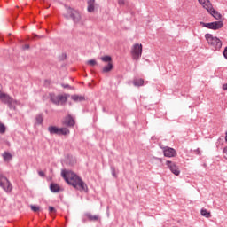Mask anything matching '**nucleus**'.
Returning <instances> with one entry per match:
<instances>
[{"label":"nucleus","instance_id":"f257e3e1","mask_svg":"<svg viewBox=\"0 0 227 227\" xmlns=\"http://www.w3.org/2000/svg\"><path fill=\"white\" fill-rule=\"evenodd\" d=\"M61 175L67 184L72 185L74 189H78L79 191H84V192H88V185L84 184V181L77 176V174L74 173L70 170H63Z\"/></svg>","mask_w":227,"mask_h":227},{"label":"nucleus","instance_id":"f03ea898","mask_svg":"<svg viewBox=\"0 0 227 227\" xmlns=\"http://www.w3.org/2000/svg\"><path fill=\"white\" fill-rule=\"evenodd\" d=\"M205 38L212 51H221L223 47V41H221L219 37H215L212 35V34H206Z\"/></svg>","mask_w":227,"mask_h":227},{"label":"nucleus","instance_id":"7ed1b4c3","mask_svg":"<svg viewBox=\"0 0 227 227\" xmlns=\"http://www.w3.org/2000/svg\"><path fill=\"white\" fill-rule=\"evenodd\" d=\"M0 100L3 104H7L9 109H15L16 106H19L20 103L13 98L10 97V95L4 93L0 90Z\"/></svg>","mask_w":227,"mask_h":227},{"label":"nucleus","instance_id":"20e7f679","mask_svg":"<svg viewBox=\"0 0 227 227\" xmlns=\"http://www.w3.org/2000/svg\"><path fill=\"white\" fill-rule=\"evenodd\" d=\"M0 187L5 192H12L13 186L12 185V183L10 180L7 179L4 175L0 174Z\"/></svg>","mask_w":227,"mask_h":227},{"label":"nucleus","instance_id":"39448f33","mask_svg":"<svg viewBox=\"0 0 227 227\" xmlns=\"http://www.w3.org/2000/svg\"><path fill=\"white\" fill-rule=\"evenodd\" d=\"M143 54V44L135 43L131 48V56L133 59H139Z\"/></svg>","mask_w":227,"mask_h":227},{"label":"nucleus","instance_id":"423d86ee","mask_svg":"<svg viewBox=\"0 0 227 227\" xmlns=\"http://www.w3.org/2000/svg\"><path fill=\"white\" fill-rule=\"evenodd\" d=\"M67 95H51V101L52 104H55V106H65V104H67Z\"/></svg>","mask_w":227,"mask_h":227},{"label":"nucleus","instance_id":"0eeeda50","mask_svg":"<svg viewBox=\"0 0 227 227\" xmlns=\"http://www.w3.org/2000/svg\"><path fill=\"white\" fill-rule=\"evenodd\" d=\"M200 26L207 27V29H213V31H217V29L223 27V21H214L210 23L200 22Z\"/></svg>","mask_w":227,"mask_h":227},{"label":"nucleus","instance_id":"6e6552de","mask_svg":"<svg viewBox=\"0 0 227 227\" xmlns=\"http://www.w3.org/2000/svg\"><path fill=\"white\" fill-rule=\"evenodd\" d=\"M67 13H69L71 19H73L74 24H82L81 22V13L72 8H67Z\"/></svg>","mask_w":227,"mask_h":227},{"label":"nucleus","instance_id":"1a4fd4ad","mask_svg":"<svg viewBox=\"0 0 227 227\" xmlns=\"http://www.w3.org/2000/svg\"><path fill=\"white\" fill-rule=\"evenodd\" d=\"M166 165L170 169L171 173H173V175H176V176H178V175H180V168H178V166H176V164L172 161L167 160Z\"/></svg>","mask_w":227,"mask_h":227},{"label":"nucleus","instance_id":"9d476101","mask_svg":"<svg viewBox=\"0 0 227 227\" xmlns=\"http://www.w3.org/2000/svg\"><path fill=\"white\" fill-rule=\"evenodd\" d=\"M162 150H163L164 157H168V158L176 157V151L174 148L166 146V147H163Z\"/></svg>","mask_w":227,"mask_h":227},{"label":"nucleus","instance_id":"9b49d317","mask_svg":"<svg viewBox=\"0 0 227 227\" xmlns=\"http://www.w3.org/2000/svg\"><path fill=\"white\" fill-rule=\"evenodd\" d=\"M63 125H66V127H74L75 125V121L74 120L71 115H67L64 121H63Z\"/></svg>","mask_w":227,"mask_h":227},{"label":"nucleus","instance_id":"f8f14e48","mask_svg":"<svg viewBox=\"0 0 227 227\" xmlns=\"http://www.w3.org/2000/svg\"><path fill=\"white\" fill-rule=\"evenodd\" d=\"M198 2L202 6V8L207 10V12H208V10H210L211 7L213 6L212 3L210 2V0H198Z\"/></svg>","mask_w":227,"mask_h":227},{"label":"nucleus","instance_id":"ddd939ff","mask_svg":"<svg viewBox=\"0 0 227 227\" xmlns=\"http://www.w3.org/2000/svg\"><path fill=\"white\" fill-rule=\"evenodd\" d=\"M208 13H210V15H212V17H214V19H215L216 20H221V13H219V12H217L215 9H214V6H212L208 11Z\"/></svg>","mask_w":227,"mask_h":227},{"label":"nucleus","instance_id":"4468645a","mask_svg":"<svg viewBox=\"0 0 227 227\" xmlns=\"http://www.w3.org/2000/svg\"><path fill=\"white\" fill-rule=\"evenodd\" d=\"M133 85L137 86V88L145 85V80L143 78L134 79Z\"/></svg>","mask_w":227,"mask_h":227},{"label":"nucleus","instance_id":"2eb2a0df","mask_svg":"<svg viewBox=\"0 0 227 227\" xmlns=\"http://www.w3.org/2000/svg\"><path fill=\"white\" fill-rule=\"evenodd\" d=\"M70 134V129L67 128H59L58 136H68Z\"/></svg>","mask_w":227,"mask_h":227},{"label":"nucleus","instance_id":"dca6fc26","mask_svg":"<svg viewBox=\"0 0 227 227\" xmlns=\"http://www.w3.org/2000/svg\"><path fill=\"white\" fill-rule=\"evenodd\" d=\"M85 217H87V219H89V221H98V219H100V217L97 215H91V213H85Z\"/></svg>","mask_w":227,"mask_h":227},{"label":"nucleus","instance_id":"f3484780","mask_svg":"<svg viewBox=\"0 0 227 227\" xmlns=\"http://www.w3.org/2000/svg\"><path fill=\"white\" fill-rule=\"evenodd\" d=\"M113 70V62H109L106 66H105L102 69L103 74H108Z\"/></svg>","mask_w":227,"mask_h":227},{"label":"nucleus","instance_id":"a211bd4d","mask_svg":"<svg viewBox=\"0 0 227 227\" xmlns=\"http://www.w3.org/2000/svg\"><path fill=\"white\" fill-rule=\"evenodd\" d=\"M95 11V0L88 1V12H91Z\"/></svg>","mask_w":227,"mask_h":227},{"label":"nucleus","instance_id":"6ab92c4d","mask_svg":"<svg viewBox=\"0 0 227 227\" xmlns=\"http://www.w3.org/2000/svg\"><path fill=\"white\" fill-rule=\"evenodd\" d=\"M59 129V128H58L56 126H49L48 127V132H50V134H56L58 136Z\"/></svg>","mask_w":227,"mask_h":227},{"label":"nucleus","instance_id":"aec40b11","mask_svg":"<svg viewBox=\"0 0 227 227\" xmlns=\"http://www.w3.org/2000/svg\"><path fill=\"white\" fill-rule=\"evenodd\" d=\"M50 189L51 192H59V191H61V188L59 187V185H58V184H51L50 185Z\"/></svg>","mask_w":227,"mask_h":227},{"label":"nucleus","instance_id":"412c9836","mask_svg":"<svg viewBox=\"0 0 227 227\" xmlns=\"http://www.w3.org/2000/svg\"><path fill=\"white\" fill-rule=\"evenodd\" d=\"M42 123H43V115L42 114H39L35 117V124L42 125Z\"/></svg>","mask_w":227,"mask_h":227},{"label":"nucleus","instance_id":"4be33fe9","mask_svg":"<svg viewBox=\"0 0 227 227\" xmlns=\"http://www.w3.org/2000/svg\"><path fill=\"white\" fill-rule=\"evenodd\" d=\"M2 156L5 162H8V160H12V153L8 152H4Z\"/></svg>","mask_w":227,"mask_h":227},{"label":"nucleus","instance_id":"5701e85b","mask_svg":"<svg viewBox=\"0 0 227 227\" xmlns=\"http://www.w3.org/2000/svg\"><path fill=\"white\" fill-rule=\"evenodd\" d=\"M200 214L203 217H206L207 219H210V217H212V215L207 209H201Z\"/></svg>","mask_w":227,"mask_h":227},{"label":"nucleus","instance_id":"b1692460","mask_svg":"<svg viewBox=\"0 0 227 227\" xmlns=\"http://www.w3.org/2000/svg\"><path fill=\"white\" fill-rule=\"evenodd\" d=\"M71 98L74 102H82V100H84V97L79 95H73Z\"/></svg>","mask_w":227,"mask_h":227},{"label":"nucleus","instance_id":"393cba45","mask_svg":"<svg viewBox=\"0 0 227 227\" xmlns=\"http://www.w3.org/2000/svg\"><path fill=\"white\" fill-rule=\"evenodd\" d=\"M100 59H101V61H103L104 63H111V61L113 60V59H112L111 56H109V55L101 57Z\"/></svg>","mask_w":227,"mask_h":227},{"label":"nucleus","instance_id":"a878e982","mask_svg":"<svg viewBox=\"0 0 227 227\" xmlns=\"http://www.w3.org/2000/svg\"><path fill=\"white\" fill-rule=\"evenodd\" d=\"M6 132V126L0 122V134H4Z\"/></svg>","mask_w":227,"mask_h":227},{"label":"nucleus","instance_id":"bb28decb","mask_svg":"<svg viewBox=\"0 0 227 227\" xmlns=\"http://www.w3.org/2000/svg\"><path fill=\"white\" fill-rule=\"evenodd\" d=\"M87 65H91V67H95V65H97V61L94 59L88 60Z\"/></svg>","mask_w":227,"mask_h":227},{"label":"nucleus","instance_id":"cd10ccee","mask_svg":"<svg viewBox=\"0 0 227 227\" xmlns=\"http://www.w3.org/2000/svg\"><path fill=\"white\" fill-rule=\"evenodd\" d=\"M48 210H49L50 214H56V208H54V207L50 206L48 207Z\"/></svg>","mask_w":227,"mask_h":227},{"label":"nucleus","instance_id":"c85d7f7f","mask_svg":"<svg viewBox=\"0 0 227 227\" xmlns=\"http://www.w3.org/2000/svg\"><path fill=\"white\" fill-rule=\"evenodd\" d=\"M30 208L33 212H38L40 210V207L37 206H31Z\"/></svg>","mask_w":227,"mask_h":227},{"label":"nucleus","instance_id":"c756f323","mask_svg":"<svg viewBox=\"0 0 227 227\" xmlns=\"http://www.w3.org/2000/svg\"><path fill=\"white\" fill-rule=\"evenodd\" d=\"M111 171H112V176H113L114 178H116V177H117V176H116V168H111Z\"/></svg>","mask_w":227,"mask_h":227},{"label":"nucleus","instance_id":"7c9ffc66","mask_svg":"<svg viewBox=\"0 0 227 227\" xmlns=\"http://www.w3.org/2000/svg\"><path fill=\"white\" fill-rule=\"evenodd\" d=\"M223 57L225 58V59H227V46L225 47V49L223 51Z\"/></svg>","mask_w":227,"mask_h":227},{"label":"nucleus","instance_id":"2f4dec72","mask_svg":"<svg viewBox=\"0 0 227 227\" xmlns=\"http://www.w3.org/2000/svg\"><path fill=\"white\" fill-rule=\"evenodd\" d=\"M120 6H122V4H125V1L124 0H119L118 1Z\"/></svg>","mask_w":227,"mask_h":227},{"label":"nucleus","instance_id":"473e14b6","mask_svg":"<svg viewBox=\"0 0 227 227\" xmlns=\"http://www.w3.org/2000/svg\"><path fill=\"white\" fill-rule=\"evenodd\" d=\"M38 175H39L40 176H45V173H43V171H39V172H38Z\"/></svg>","mask_w":227,"mask_h":227},{"label":"nucleus","instance_id":"72a5a7b5","mask_svg":"<svg viewBox=\"0 0 227 227\" xmlns=\"http://www.w3.org/2000/svg\"><path fill=\"white\" fill-rule=\"evenodd\" d=\"M223 90H227V83L223 84Z\"/></svg>","mask_w":227,"mask_h":227},{"label":"nucleus","instance_id":"f704fd0d","mask_svg":"<svg viewBox=\"0 0 227 227\" xmlns=\"http://www.w3.org/2000/svg\"><path fill=\"white\" fill-rule=\"evenodd\" d=\"M226 136H225V142L227 143V131H226Z\"/></svg>","mask_w":227,"mask_h":227},{"label":"nucleus","instance_id":"c9c22d12","mask_svg":"<svg viewBox=\"0 0 227 227\" xmlns=\"http://www.w3.org/2000/svg\"><path fill=\"white\" fill-rule=\"evenodd\" d=\"M25 49H29V45H25Z\"/></svg>","mask_w":227,"mask_h":227},{"label":"nucleus","instance_id":"e433bc0d","mask_svg":"<svg viewBox=\"0 0 227 227\" xmlns=\"http://www.w3.org/2000/svg\"><path fill=\"white\" fill-rule=\"evenodd\" d=\"M64 88H68V85H64Z\"/></svg>","mask_w":227,"mask_h":227},{"label":"nucleus","instance_id":"4c0bfd02","mask_svg":"<svg viewBox=\"0 0 227 227\" xmlns=\"http://www.w3.org/2000/svg\"><path fill=\"white\" fill-rule=\"evenodd\" d=\"M223 152H227V148H224Z\"/></svg>","mask_w":227,"mask_h":227}]
</instances>
